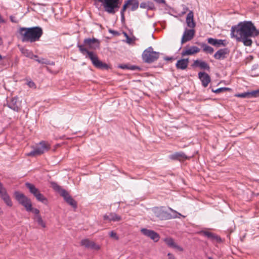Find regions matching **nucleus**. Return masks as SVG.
I'll return each mask as SVG.
<instances>
[{
	"label": "nucleus",
	"mask_w": 259,
	"mask_h": 259,
	"mask_svg": "<svg viewBox=\"0 0 259 259\" xmlns=\"http://www.w3.org/2000/svg\"><path fill=\"white\" fill-rule=\"evenodd\" d=\"M259 35L257 30L251 21H244L232 26L231 37L235 38L237 41L242 42L245 46H251L252 43L251 37Z\"/></svg>",
	"instance_id": "nucleus-1"
},
{
	"label": "nucleus",
	"mask_w": 259,
	"mask_h": 259,
	"mask_svg": "<svg viewBox=\"0 0 259 259\" xmlns=\"http://www.w3.org/2000/svg\"><path fill=\"white\" fill-rule=\"evenodd\" d=\"M19 33L21 36V40L23 42H33L39 40L43 34V31L39 26L22 27L19 29Z\"/></svg>",
	"instance_id": "nucleus-2"
},
{
	"label": "nucleus",
	"mask_w": 259,
	"mask_h": 259,
	"mask_svg": "<svg viewBox=\"0 0 259 259\" xmlns=\"http://www.w3.org/2000/svg\"><path fill=\"white\" fill-rule=\"evenodd\" d=\"M168 209L172 212V214H171L165 210L164 207H154L152 209V212L155 217L161 220H170L171 219L180 218V216H182L181 214L172 208L169 207Z\"/></svg>",
	"instance_id": "nucleus-3"
},
{
	"label": "nucleus",
	"mask_w": 259,
	"mask_h": 259,
	"mask_svg": "<svg viewBox=\"0 0 259 259\" xmlns=\"http://www.w3.org/2000/svg\"><path fill=\"white\" fill-rule=\"evenodd\" d=\"M162 55L163 54L154 51L152 47H149L144 51L142 58L145 63L151 64L160 58V56Z\"/></svg>",
	"instance_id": "nucleus-4"
},
{
	"label": "nucleus",
	"mask_w": 259,
	"mask_h": 259,
	"mask_svg": "<svg viewBox=\"0 0 259 259\" xmlns=\"http://www.w3.org/2000/svg\"><path fill=\"white\" fill-rule=\"evenodd\" d=\"M77 47L78 48L79 51L84 55L86 56V58L90 59L93 65H107L106 63H102L98 58L97 55L93 52L89 51L84 45L77 44Z\"/></svg>",
	"instance_id": "nucleus-5"
},
{
	"label": "nucleus",
	"mask_w": 259,
	"mask_h": 259,
	"mask_svg": "<svg viewBox=\"0 0 259 259\" xmlns=\"http://www.w3.org/2000/svg\"><path fill=\"white\" fill-rule=\"evenodd\" d=\"M14 195L19 203L24 206L26 211H30L32 204L31 200L23 193L18 191L15 192Z\"/></svg>",
	"instance_id": "nucleus-6"
},
{
	"label": "nucleus",
	"mask_w": 259,
	"mask_h": 259,
	"mask_svg": "<svg viewBox=\"0 0 259 259\" xmlns=\"http://www.w3.org/2000/svg\"><path fill=\"white\" fill-rule=\"evenodd\" d=\"M50 147L45 142H41L37 145L34 149L26 154L28 156H36L43 154L48 151Z\"/></svg>",
	"instance_id": "nucleus-7"
},
{
	"label": "nucleus",
	"mask_w": 259,
	"mask_h": 259,
	"mask_svg": "<svg viewBox=\"0 0 259 259\" xmlns=\"http://www.w3.org/2000/svg\"><path fill=\"white\" fill-rule=\"evenodd\" d=\"M25 186L29 189L30 193L33 194L38 201L44 203L47 202L46 198L40 193L39 190L33 184L26 183Z\"/></svg>",
	"instance_id": "nucleus-8"
},
{
	"label": "nucleus",
	"mask_w": 259,
	"mask_h": 259,
	"mask_svg": "<svg viewBox=\"0 0 259 259\" xmlns=\"http://www.w3.org/2000/svg\"><path fill=\"white\" fill-rule=\"evenodd\" d=\"M22 53L26 56L32 59H34L39 64L45 65H54V63L53 62H52L51 63H50L47 59L42 58H39L37 56L33 55L31 52L29 51L27 49L23 50Z\"/></svg>",
	"instance_id": "nucleus-9"
},
{
	"label": "nucleus",
	"mask_w": 259,
	"mask_h": 259,
	"mask_svg": "<svg viewBox=\"0 0 259 259\" xmlns=\"http://www.w3.org/2000/svg\"><path fill=\"white\" fill-rule=\"evenodd\" d=\"M84 47H87L90 49L96 50L99 48L100 41L96 38H87L83 40Z\"/></svg>",
	"instance_id": "nucleus-10"
},
{
	"label": "nucleus",
	"mask_w": 259,
	"mask_h": 259,
	"mask_svg": "<svg viewBox=\"0 0 259 259\" xmlns=\"http://www.w3.org/2000/svg\"><path fill=\"white\" fill-rule=\"evenodd\" d=\"M195 35V30L193 29H186L184 32L182 39L181 43L184 44L187 41L191 40Z\"/></svg>",
	"instance_id": "nucleus-11"
},
{
	"label": "nucleus",
	"mask_w": 259,
	"mask_h": 259,
	"mask_svg": "<svg viewBox=\"0 0 259 259\" xmlns=\"http://www.w3.org/2000/svg\"><path fill=\"white\" fill-rule=\"evenodd\" d=\"M7 106L15 111L18 112L20 110V103L16 97L12 98L7 102Z\"/></svg>",
	"instance_id": "nucleus-12"
},
{
	"label": "nucleus",
	"mask_w": 259,
	"mask_h": 259,
	"mask_svg": "<svg viewBox=\"0 0 259 259\" xmlns=\"http://www.w3.org/2000/svg\"><path fill=\"white\" fill-rule=\"evenodd\" d=\"M80 244L86 248H91L95 250L100 249V246L96 244L94 241H91L88 239H82L80 242Z\"/></svg>",
	"instance_id": "nucleus-13"
},
{
	"label": "nucleus",
	"mask_w": 259,
	"mask_h": 259,
	"mask_svg": "<svg viewBox=\"0 0 259 259\" xmlns=\"http://www.w3.org/2000/svg\"><path fill=\"white\" fill-rule=\"evenodd\" d=\"M198 77L201 80L202 85L205 88L208 85L211 80L209 75L204 72H199Z\"/></svg>",
	"instance_id": "nucleus-14"
},
{
	"label": "nucleus",
	"mask_w": 259,
	"mask_h": 259,
	"mask_svg": "<svg viewBox=\"0 0 259 259\" xmlns=\"http://www.w3.org/2000/svg\"><path fill=\"white\" fill-rule=\"evenodd\" d=\"M229 50L228 48L221 49L218 50L214 55V57L216 59L223 60L227 58L229 54Z\"/></svg>",
	"instance_id": "nucleus-15"
},
{
	"label": "nucleus",
	"mask_w": 259,
	"mask_h": 259,
	"mask_svg": "<svg viewBox=\"0 0 259 259\" xmlns=\"http://www.w3.org/2000/svg\"><path fill=\"white\" fill-rule=\"evenodd\" d=\"M65 200V201L73 208H76L77 207V203L76 201L72 198L69 194L67 191H63V194L61 195Z\"/></svg>",
	"instance_id": "nucleus-16"
},
{
	"label": "nucleus",
	"mask_w": 259,
	"mask_h": 259,
	"mask_svg": "<svg viewBox=\"0 0 259 259\" xmlns=\"http://www.w3.org/2000/svg\"><path fill=\"white\" fill-rule=\"evenodd\" d=\"M187 156L183 152H176L169 155V158L174 160H184L188 159Z\"/></svg>",
	"instance_id": "nucleus-17"
},
{
	"label": "nucleus",
	"mask_w": 259,
	"mask_h": 259,
	"mask_svg": "<svg viewBox=\"0 0 259 259\" xmlns=\"http://www.w3.org/2000/svg\"><path fill=\"white\" fill-rule=\"evenodd\" d=\"M103 219L104 220H108L109 222H118L121 220V217L114 212H111L109 214H105L103 216Z\"/></svg>",
	"instance_id": "nucleus-18"
},
{
	"label": "nucleus",
	"mask_w": 259,
	"mask_h": 259,
	"mask_svg": "<svg viewBox=\"0 0 259 259\" xmlns=\"http://www.w3.org/2000/svg\"><path fill=\"white\" fill-rule=\"evenodd\" d=\"M207 41L209 44L216 47L226 46L225 40L223 39H218L210 37L207 39Z\"/></svg>",
	"instance_id": "nucleus-19"
},
{
	"label": "nucleus",
	"mask_w": 259,
	"mask_h": 259,
	"mask_svg": "<svg viewBox=\"0 0 259 259\" xmlns=\"http://www.w3.org/2000/svg\"><path fill=\"white\" fill-rule=\"evenodd\" d=\"M139 6L140 8L146 9L147 11L156 10L154 3L151 1L143 2L139 4Z\"/></svg>",
	"instance_id": "nucleus-20"
},
{
	"label": "nucleus",
	"mask_w": 259,
	"mask_h": 259,
	"mask_svg": "<svg viewBox=\"0 0 259 259\" xmlns=\"http://www.w3.org/2000/svg\"><path fill=\"white\" fill-rule=\"evenodd\" d=\"M128 7V11H136L139 6V2L138 0H126Z\"/></svg>",
	"instance_id": "nucleus-21"
},
{
	"label": "nucleus",
	"mask_w": 259,
	"mask_h": 259,
	"mask_svg": "<svg viewBox=\"0 0 259 259\" xmlns=\"http://www.w3.org/2000/svg\"><path fill=\"white\" fill-rule=\"evenodd\" d=\"M166 244L169 247L176 248L178 250L182 251L183 249L180 246L177 245L174 241V239L171 238H167L164 239Z\"/></svg>",
	"instance_id": "nucleus-22"
},
{
	"label": "nucleus",
	"mask_w": 259,
	"mask_h": 259,
	"mask_svg": "<svg viewBox=\"0 0 259 259\" xmlns=\"http://www.w3.org/2000/svg\"><path fill=\"white\" fill-rule=\"evenodd\" d=\"M193 13L192 11H190L187 14L186 17V23L188 27L193 28L195 26V23L193 19Z\"/></svg>",
	"instance_id": "nucleus-23"
},
{
	"label": "nucleus",
	"mask_w": 259,
	"mask_h": 259,
	"mask_svg": "<svg viewBox=\"0 0 259 259\" xmlns=\"http://www.w3.org/2000/svg\"><path fill=\"white\" fill-rule=\"evenodd\" d=\"M200 51V49L196 46H192L190 48L186 49V50L183 51L182 52V56H185L186 55H193L195 53H198Z\"/></svg>",
	"instance_id": "nucleus-24"
},
{
	"label": "nucleus",
	"mask_w": 259,
	"mask_h": 259,
	"mask_svg": "<svg viewBox=\"0 0 259 259\" xmlns=\"http://www.w3.org/2000/svg\"><path fill=\"white\" fill-rule=\"evenodd\" d=\"M201 233L211 240L219 241L221 240V239L218 236L215 235L212 233L206 231H203L201 232Z\"/></svg>",
	"instance_id": "nucleus-25"
},
{
	"label": "nucleus",
	"mask_w": 259,
	"mask_h": 259,
	"mask_svg": "<svg viewBox=\"0 0 259 259\" xmlns=\"http://www.w3.org/2000/svg\"><path fill=\"white\" fill-rule=\"evenodd\" d=\"M51 187L53 188V189L59 193L60 195L61 196L63 194V191H66L65 189L62 188L59 185H58L57 183L54 182H52L51 183Z\"/></svg>",
	"instance_id": "nucleus-26"
},
{
	"label": "nucleus",
	"mask_w": 259,
	"mask_h": 259,
	"mask_svg": "<svg viewBox=\"0 0 259 259\" xmlns=\"http://www.w3.org/2000/svg\"><path fill=\"white\" fill-rule=\"evenodd\" d=\"M201 47L202 49L203 52L208 54H211L214 51V50L212 47L204 43L201 44Z\"/></svg>",
	"instance_id": "nucleus-27"
},
{
	"label": "nucleus",
	"mask_w": 259,
	"mask_h": 259,
	"mask_svg": "<svg viewBox=\"0 0 259 259\" xmlns=\"http://www.w3.org/2000/svg\"><path fill=\"white\" fill-rule=\"evenodd\" d=\"M3 199L6 204L9 206H12L13 205L12 202L8 195L7 192L3 194V195L0 196Z\"/></svg>",
	"instance_id": "nucleus-28"
},
{
	"label": "nucleus",
	"mask_w": 259,
	"mask_h": 259,
	"mask_svg": "<svg viewBox=\"0 0 259 259\" xmlns=\"http://www.w3.org/2000/svg\"><path fill=\"white\" fill-rule=\"evenodd\" d=\"M118 67L123 70H130L132 71L142 69L140 66H118Z\"/></svg>",
	"instance_id": "nucleus-29"
},
{
	"label": "nucleus",
	"mask_w": 259,
	"mask_h": 259,
	"mask_svg": "<svg viewBox=\"0 0 259 259\" xmlns=\"http://www.w3.org/2000/svg\"><path fill=\"white\" fill-rule=\"evenodd\" d=\"M34 220L37 222L38 224L42 228L46 227V223L42 220L40 215H35L34 218Z\"/></svg>",
	"instance_id": "nucleus-30"
},
{
	"label": "nucleus",
	"mask_w": 259,
	"mask_h": 259,
	"mask_svg": "<svg viewBox=\"0 0 259 259\" xmlns=\"http://www.w3.org/2000/svg\"><path fill=\"white\" fill-rule=\"evenodd\" d=\"M141 231L143 234H144L146 236H147L149 238L151 237V236H152V235L154 232V231H153V230L147 229L145 228L142 229Z\"/></svg>",
	"instance_id": "nucleus-31"
},
{
	"label": "nucleus",
	"mask_w": 259,
	"mask_h": 259,
	"mask_svg": "<svg viewBox=\"0 0 259 259\" xmlns=\"http://www.w3.org/2000/svg\"><path fill=\"white\" fill-rule=\"evenodd\" d=\"M160 58H162L163 60L166 61L167 63H172V61L176 60V58L174 57H164L163 55L160 56Z\"/></svg>",
	"instance_id": "nucleus-32"
},
{
	"label": "nucleus",
	"mask_w": 259,
	"mask_h": 259,
	"mask_svg": "<svg viewBox=\"0 0 259 259\" xmlns=\"http://www.w3.org/2000/svg\"><path fill=\"white\" fill-rule=\"evenodd\" d=\"M189 63L188 58H184L177 61L175 65H188Z\"/></svg>",
	"instance_id": "nucleus-33"
},
{
	"label": "nucleus",
	"mask_w": 259,
	"mask_h": 259,
	"mask_svg": "<svg viewBox=\"0 0 259 259\" xmlns=\"http://www.w3.org/2000/svg\"><path fill=\"white\" fill-rule=\"evenodd\" d=\"M230 90H231V89H230V88L224 87V88H219L215 90L213 89H212V92L213 93L218 94L221 92H223L226 91H230Z\"/></svg>",
	"instance_id": "nucleus-34"
},
{
	"label": "nucleus",
	"mask_w": 259,
	"mask_h": 259,
	"mask_svg": "<svg viewBox=\"0 0 259 259\" xmlns=\"http://www.w3.org/2000/svg\"><path fill=\"white\" fill-rule=\"evenodd\" d=\"M249 98L259 97V89L249 92Z\"/></svg>",
	"instance_id": "nucleus-35"
},
{
	"label": "nucleus",
	"mask_w": 259,
	"mask_h": 259,
	"mask_svg": "<svg viewBox=\"0 0 259 259\" xmlns=\"http://www.w3.org/2000/svg\"><path fill=\"white\" fill-rule=\"evenodd\" d=\"M126 0L124 1V5L120 11V14H124V12L127 10L128 11V7Z\"/></svg>",
	"instance_id": "nucleus-36"
},
{
	"label": "nucleus",
	"mask_w": 259,
	"mask_h": 259,
	"mask_svg": "<svg viewBox=\"0 0 259 259\" xmlns=\"http://www.w3.org/2000/svg\"><path fill=\"white\" fill-rule=\"evenodd\" d=\"M126 0L124 1V5L120 11V14H124V12L127 10L128 11V7Z\"/></svg>",
	"instance_id": "nucleus-37"
},
{
	"label": "nucleus",
	"mask_w": 259,
	"mask_h": 259,
	"mask_svg": "<svg viewBox=\"0 0 259 259\" xmlns=\"http://www.w3.org/2000/svg\"><path fill=\"white\" fill-rule=\"evenodd\" d=\"M150 238L154 241L157 242L159 240L160 237L158 233L154 231Z\"/></svg>",
	"instance_id": "nucleus-38"
},
{
	"label": "nucleus",
	"mask_w": 259,
	"mask_h": 259,
	"mask_svg": "<svg viewBox=\"0 0 259 259\" xmlns=\"http://www.w3.org/2000/svg\"><path fill=\"white\" fill-rule=\"evenodd\" d=\"M235 96L240 98H249V92H245L241 94H238L235 95Z\"/></svg>",
	"instance_id": "nucleus-39"
},
{
	"label": "nucleus",
	"mask_w": 259,
	"mask_h": 259,
	"mask_svg": "<svg viewBox=\"0 0 259 259\" xmlns=\"http://www.w3.org/2000/svg\"><path fill=\"white\" fill-rule=\"evenodd\" d=\"M109 235H110V237L113 238L115 239V240H118V239H119V237L117 235V234L113 231H112L110 232Z\"/></svg>",
	"instance_id": "nucleus-40"
},
{
	"label": "nucleus",
	"mask_w": 259,
	"mask_h": 259,
	"mask_svg": "<svg viewBox=\"0 0 259 259\" xmlns=\"http://www.w3.org/2000/svg\"><path fill=\"white\" fill-rule=\"evenodd\" d=\"M6 193H7L6 189L3 187L2 183L0 182V196Z\"/></svg>",
	"instance_id": "nucleus-41"
},
{
	"label": "nucleus",
	"mask_w": 259,
	"mask_h": 259,
	"mask_svg": "<svg viewBox=\"0 0 259 259\" xmlns=\"http://www.w3.org/2000/svg\"><path fill=\"white\" fill-rule=\"evenodd\" d=\"M30 211H32L35 214V215H40L39 210L37 208H33L32 205L31 204V208Z\"/></svg>",
	"instance_id": "nucleus-42"
},
{
	"label": "nucleus",
	"mask_w": 259,
	"mask_h": 259,
	"mask_svg": "<svg viewBox=\"0 0 259 259\" xmlns=\"http://www.w3.org/2000/svg\"><path fill=\"white\" fill-rule=\"evenodd\" d=\"M27 84L31 88H36L35 84L32 80L27 81Z\"/></svg>",
	"instance_id": "nucleus-43"
},
{
	"label": "nucleus",
	"mask_w": 259,
	"mask_h": 259,
	"mask_svg": "<svg viewBox=\"0 0 259 259\" xmlns=\"http://www.w3.org/2000/svg\"><path fill=\"white\" fill-rule=\"evenodd\" d=\"M126 39L127 43L128 44H132V42H133L134 41H135L136 37L135 36H133L132 37H130V36H128Z\"/></svg>",
	"instance_id": "nucleus-44"
},
{
	"label": "nucleus",
	"mask_w": 259,
	"mask_h": 259,
	"mask_svg": "<svg viewBox=\"0 0 259 259\" xmlns=\"http://www.w3.org/2000/svg\"><path fill=\"white\" fill-rule=\"evenodd\" d=\"M192 65H207L206 63L203 61H201L198 60L194 61V63Z\"/></svg>",
	"instance_id": "nucleus-45"
},
{
	"label": "nucleus",
	"mask_w": 259,
	"mask_h": 259,
	"mask_svg": "<svg viewBox=\"0 0 259 259\" xmlns=\"http://www.w3.org/2000/svg\"><path fill=\"white\" fill-rule=\"evenodd\" d=\"M97 68L101 70H108L110 68V66H95Z\"/></svg>",
	"instance_id": "nucleus-46"
},
{
	"label": "nucleus",
	"mask_w": 259,
	"mask_h": 259,
	"mask_svg": "<svg viewBox=\"0 0 259 259\" xmlns=\"http://www.w3.org/2000/svg\"><path fill=\"white\" fill-rule=\"evenodd\" d=\"M155 3H156L158 4H165V0H153Z\"/></svg>",
	"instance_id": "nucleus-47"
},
{
	"label": "nucleus",
	"mask_w": 259,
	"mask_h": 259,
	"mask_svg": "<svg viewBox=\"0 0 259 259\" xmlns=\"http://www.w3.org/2000/svg\"><path fill=\"white\" fill-rule=\"evenodd\" d=\"M10 19L11 21L13 22V23H16L18 22V21L17 20L16 17H14V16H11L10 17Z\"/></svg>",
	"instance_id": "nucleus-48"
},
{
	"label": "nucleus",
	"mask_w": 259,
	"mask_h": 259,
	"mask_svg": "<svg viewBox=\"0 0 259 259\" xmlns=\"http://www.w3.org/2000/svg\"><path fill=\"white\" fill-rule=\"evenodd\" d=\"M178 69L184 70L187 67V66H176Z\"/></svg>",
	"instance_id": "nucleus-49"
},
{
	"label": "nucleus",
	"mask_w": 259,
	"mask_h": 259,
	"mask_svg": "<svg viewBox=\"0 0 259 259\" xmlns=\"http://www.w3.org/2000/svg\"><path fill=\"white\" fill-rule=\"evenodd\" d=\"M44 68L50 72H53V71L51 70V69L50 68V67L48 66H44ZM56 72H57L56 71L53 72V73H56Z\"/></svg>",
	"instance_id": "nucleus-50"
},
{
	"label": "nucleus",
	"mask_w": 259,
	"mask_h": 259,
	"mask_svg": "<svg viewBox=\"0 0 259 259\" xmlns=\"http://www.w3.org/2000/svg\"><path fill=\"white\" fill-rule=\"evenodd\" d=\"M167 256H168V259H176L175 257L170 253H168L167 254Z\"/></svg>",
	"instance_id": "nucleus-51"
},
{
	"label": "nucleus",
	"mask_w": 259,
	"mask_h": 259,
	"mask_svg": "<svg viewBox=\"0 0 259 259\" xmlns=\"http://www.w3.org/2000/svg\"><path fill=\"white\" fill-rule=\"evenodd\" d=\"M121 16V21L122 22H124L125 21L124 14H120Z\"/></svg>",
	"instance_id": "nucleus-52"
},
{
	"label": "nucleus",
	"mask_w": 259,
	"mask_h": 259,
	"mask_svg": "<svg viewBox=\"0 0 259 259\" xmlns=\"http://www.w3.org/2000/svg\"><path fill=\"white\" fill-rule=\"evenodd\" d=\"M109 31L110 33H111L112 34H115V35H116V34H117L118 33L117 31H116L115 30H111L110 29V30H109Z\"/></svg>",
	"instance_id": "nucleus-53"
},
{
	"label": "nucleus",
	"mask_w": 259,
	"mask_h": 259,
	"mask_svg": "<svg viewBox=\"0 0 259 259\" xmlns=\"http://www.w3.org/2000/svg\"><path fill=\"white\" fill-rule=\"evenodd\" d=\"M200 67V68L201 69H209V66H204V65H203V66H199Z\"/></svg>",
	"instance_id": "nucleus-54"
},
{
	"label": "nucleus",
	"mask_w": 259,
	"mask_h": 259,
	"mask_svg": "<svg viewBox=\"0 0 259 259\" xmlns=\"http://www.w3.org/2000/svg\"><path fill=\"white\" fill-rule=\"evenodd\" d=\"M123 33L124 34V36L126 37V38L129 36L126 32H123Z\"/></svg>",
	"instance_id": "nucleus-55"
},
{
	"label": "nucleus",
	"mask_w": 259,
	"mask_h": 259,
	"mask_svg": "<svg viewBox=\"0 0 259 259\" xmlns=\"http://www.w3.org/2000/svg\"><path fill=\"white\" fill-rule=\"evenodd\" d=\"M3 213V211L2 210L1 208H0V214H2Z\"/></svg>",
	"instance_id": "nucleus-56"
},
{
	"label": "nucleus",
	"mask_w": 259,
	"mask_h": 259,
	"mask_svg": "<svg viewBox=\"0 0 259 259\" xmlns=\"http://www.w3.org/2000/svg\"><path fill=\"white\" fill-rule=\"evenodd\" d=\"M208 259H213L211 257H208Z\"/></svg>",
	"instance_id": "nucleus-57"
},
{
	"label": "nucleus",
	"mask_w": 259,
	"mask_h": 259,
	"mask_svg": "<svg viewBox=\"0 0 259 259\" xmlns=\"http://www.w3.org/2000/svg\"><path fill=\"white\" fill-rule=\"evenodd\" d=\"M208 259H213L211 257H208Z\"/></svg>",
	"instance_id": "nucleus-58"
},
{
	"label": "nucleus",
	"mask_w": 259,
	"mask_h": 259,
	"mask_svg": "<svg viewBox=\"0 0 259 259\" xmlns=\"http://www.w3.org/2000/svg\"><path fill=\"white\" fill-rule=\"evenodd\" d=\"M2 59V56L0 55V60H1Z\"/></svg>",
	"instance_id": "nucleus-59"
},
{
	"label": "nucleus",
	"mask_w": 259,
	"mask_h": 259,
	"mask_svg": "<svg viewBox=\"0 0 259 259\" xmlns=\"http://www.w3.org/2000/svg\"><path fill=\"white\" fill-rule=\"evenodd\" d=\"M123 65H125L126 64H124Z\"/></svg>",
	"instance_id": "nucleus-60"
}]
</instances>
